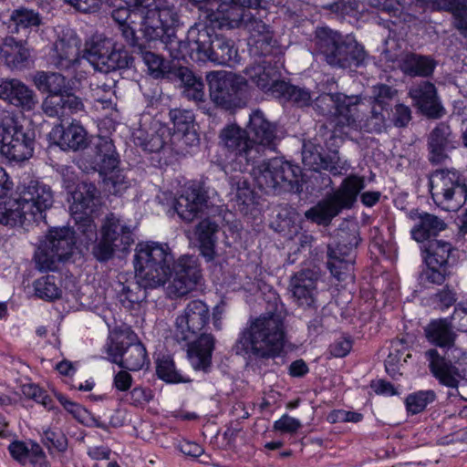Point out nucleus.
Returning <instances> with one entry per match:
<instances>
[{
	"instance_id": "0e129e2a",
	"label": "nucleus",
	"mask_w": 467,
	"mask_h": 467,
	"mask_svg": "<svg viewBox=\"0 0 467 467\" xmlns=\"http://www.w3.org/2000/svg\"><path fill=\"white\" fill-rule=\"evenodd\" d=\"M32 440L28 441H14L8 446L12 458L23 466L27 465L32 451Z\"/></svg>"
},
{
	"instance_id": "6e6d98bb",
	"label": "nucleus",
	"mask_w": 467,
	"mask_h": 467,
	"mask_svg": "<svg viewBox=\"0 0 467 467\" xmlns=\"http://www.w3.org/2000/svg\"><path fill=\"white\" fill-rule=\"evenodd\" d=\"M169 116L176 132L182 133L184 136L191 134L194 122V114L192 110L172 109L170 110Z\"/></svg>"
},
{
	"instance_id": "4c0bfd02",
	"label": "nucleus",
	"mask_w": 467,
	"mask_h": 467,
	"mask_svg": "<svg viewBox=\"0 0 467 467\" xmlns=\"http://www.w3.org/2000/svg\"><path fill=\"white\" fill-rule=\"evenodd\" d=\"M418 220L410 233L412 238L419 243L431 240V236H436L446 228V223L434 214L421 213H419Z\"/></svg>"
},
{
	"instance_id": "bf43d9fd",
	"label": "nucleus",
	"mask_w": 467,
	"mask_h": 467,
	"mask_svg": "<svg viewBox=\"0 0 467 467\" xmlns=\"http://www.w3.org/2000/svg\"><path fill=\"white\" fill-rule=\"evenodd\" d=\"M42 442L49 451L55 449L59 452H65L68 445L67 438L62 431L50 428L43 431Z\"/></svg>"
},
{
	"instance_id": "ddd939ff",
	"label": "nucleus",
	"mask_w": 467,
	"mask_h": 467,
	"mask_svg": "<svg viewBox=\"0 0 467 467\" xmlns=\"http://www.w3.org/2000/svg\"><path fill=\"white\" fill-rule=\"evenodd\" d=\"M433 202L446 211L459 210L467 200V185L453 170H436L429 176Z\"/></svg>"
},
{
	"instance_id": "aec40b11",
	"label": "nucleus",
	"mask_w": 467,
	"mask_h": 467,
	"mask_svg": "<svg viewBox=\"0 0 467 467\" xmlns=\"http://www.w3.org/2000/svg\"><path fill=\"white\" fill-rule=\"evenodd\" d=\"M246 16L243 27L250 34L248 44L254 55L261 57L281 55L282 47L275 39L271 26L252 13Z\"/></svg>"
},
{
	"instance_id": "473e14b6",
	"label": "nucleus",
	"mask_w": 467,
	"mask_h": 467,
	"mask_svg": "<svg viewBox=\"0 0 467 467\" xmlns=\"http://www.w3.org/2000/svg\"><path fill=\"white\" fill-rule=\"evenodd\" d=\"M36 222L19 197L0 203V223L10 227Z\"/></svg>"
},
{
	"instance_id": "4be33fe9",
	"label": "nucleus",
	"mask_w": 467,
	"mask_h": 467,
	"mask_svg": "<svg viewBox=\"0 0 467 467\" xmlns=\"http://www.w3.org/2000/svg\"><path fill=\"white\" fill-rule=\"evenodd\" d=\"M16 193L36 222L45 218L44 213L53 204L50 187L38 181L17 186Z\"/></svg>"
},
{
	"instance_id": "f03ea898",
	"label": "nucleus",
	"mask_w": 467,
	"mask_h": 467,
	"mask_svg": "<svg viewBox=\"0 0 467 467\" xmlns=\"http://www.w3.org/2000/svg\"><path fill=\"white\" fill-rule=\"evenodd\" d=\"M427 340L433 346L444 349L441 354L437 348L425 351L424 357L433 378L442 386L450 389L460 387L461 379L465 378L467 351L457 347V333L451 318L431 320L424 328Z\"/></svg>"
},
{
	"instance_id": "20e7f679",
	"label": "nucleus",
	"mask_w": 467,
	"mask_h": 467,
	"mask_svg": "<svg viewBox=\"0 0 467 467\" xmlns=\"http://www.w3.org/2000/svg\"><path fill=\"white\" fill-rule=\"evenodd\" d=\"M285 326L280 314L267 313L251 321L234 344L237 355L256 358H274L281 353Z\"/></svg>"
},
{
	"instance_id": "a878e982",
	"label": "nucleus",
	"mask_w": 467,
	"mask_h": 467,
	"mask_svg": "<svg viewBox=\"0 0 467 467\" xmlns=\"http://www.w3.org/2000/svg\"><path fill=\"white\" fill-rule=\"evenodd\" d=\"M409 95L414 105L420 112L429 119H441L445 115V109L442 107L436 87L430 81H421L413 85Z\"/></svg>"
},
{
	"instance_id": "49530a36",
	"label": "nucleus",
	"mask_w": 467,
	"mask_h": 467,
	"mask_svg": "<svg viewBox=\"0 0 467 467\" xmlns=\"http://www.w3.org/2000/svg\"><path fill=\"white\" fill-rule=\"evenodd\" d=\"M133 57L123 47H118L112 42V48L107 55L105 68L101 72H110L121 69H128L133 67Z\"/></svg>"
},
{
	"instance_id": "c9c22d12",
	"label": "nucleus",
	"mask_w": 467,
	"mask_h": 467,
	"mask_svg": "<svg viewBox=\"0 0 467 467\" xmlns=\"http://www.w3.org/2000/svg\"><path fill=\"white\" fill-rule=\"evenodd\" d=\"M218 231V223L210 218L202 220L195 227V235L200 244L201 254L207 261L214 259Z\"/></svg>"
},
{
	"instance_id": "393cba45",
	"label": "nucleus",
	"mask_w": 467,
	"mask_h": 467,
	"mask_svg": "<svg viewBox=\"0 0 467 467\" xmlns=\"http://www.w3.org/2000/svg\"><path fill=\"white\" fill-rule=\"evenodd\" d=\"M0 99L22 111H31L38 103L36 92L17 78L0 79Z\"/></svg>"
},
{
	"instance_id": "ea45409f",
	"label": "nucleus",
	"mask_w": 467,
	"mask_h": 467,
	"mask_svg": "<svg viewBox=\"0 0 467 467\" xmlns=\"http://www.w3.org/2000/svg\"><path fill=\"white\" fill-rule=\"evenodd\" d=\"M162 44L171 57L176 60L187 61L189 58L193 61V53L197 52L196 46L189 39V31L185 40L179 39L175 31L166 33Z\"/></svg>"
},
{
	"instance_id": "864d4df0",
	"label": "nucleus",
	"mask_w": 467,
	"mask_h": 467,
	"mask_svg": "<svg viewBox=\"0 0 467 467\" xmlns=\"http://www.w3.org/2000/svg\"><path fill=\"white\" fill-rule=\"evenodd\" d=\"M302 161L306 168L320 171L325 168L326 157L321 153V147L311 141L304 142L302 148Z\"/></svg>"
},
{
	"instance_id": "2eb2a0df",
	"label": "nucleus",
	"mask_w": 467,
	"mask_h": 467,
	"mask_svg": "<svg viewBox=\"0 0 467 467\" xmlns=\"http://www.w3.org/2000/svg\"><path fill=\"white\" fill-rule=\"evenodd\" d=\"M207 78L210 97L216 106L224 109H234L244 105V93L247 87L245 77L235 74H209Z\"/></svg>"
},
{
	"instance_id": "1a4fd4ad",
	"label": "nucleus",
	"mask_w": 467,
	"mask_h": 467,
	"mask_svg": "<svg viewBox=\"0 0 467 467\" xmlns=\"http://www.w3.org/2000/svg\"><path fill=\"white\" fill-rule=\"evenodd\" d=\"M365 187L363 177L349 175L330 196L305 213L306 219L317 224L327 225L342 210L350 209Z\"/></svg>"
},
{
	"instance_id": "8fccbe9b",
	"label": "nucleus",
	"mask_w": 467,
	"mask_h": 467,
	"mask_svg": "<svg viewBox=\"0 0 467 467\" xmlns=\"http://www.w3.org/2000/svg\"><path fill=\"white\" fill-rule=\"evenodd\" d=\"M156 373L159 379L167 383H180L186 379L175 368L173 359L168 355H162L156 360Z\"/></svg>"
},
{
	"instance_id": "f8f14e48",
	"label": "nucleus",
	"mask_w": 467,
	"mask_h": 467,
	"mask_svg": "<svg viewBox=\"0 0 467 467\" xmlns=\"http://www.w3.org/2000/svg\"><path fill=\"white\" fill-rule=\"evenodd\" d=\"M134 243L133 231L123 219L109 214L100 229V239L92 248V254L99 262L111 259L116 252H127Z\"/></svg>"
},
{
	"instance_id": "2f4dec72",
	"label": "nucleus",
	"mask_w": 467,
	"mask_h": 467,
	"mask_svg": "<svg viewBox=\"0 0 467 467\" xmlns=\"http://www.w3.org/2000/svg\"><path fill=\"white\" fill-rule=\"evenodd\" d=\"M251 12L243 8L235 0L221 2L216 12L213 14V19L220 27L236 28L243 26L244 20Z\"/></svg>"
},
{
	"instance_id": "79ce46f5",
	"label": "nucleus",
	"mask_w": 467,
	"mask_h": 467,
	"mask_svg": "<svg viewBox=\"0 0 467 467\" xmlns=\"http://www.w3.org/2000/svg\"><path fill=\"white\" fill-rule=\"evenodd\" d=\"M175 76L183 85V94L188 99L203 101L204 84L202 78L197 77L186 67H179Z\"/></svg>"
},
{
	"instance_id": "58836bf2",
	"label": "nucleus",
	"mask_w": 467,
	"mask_h": 467,
	"mask_svg": "<svg viewBox=\"0 0 467 467\" xmlns=\"http://www.w3.org/2000/svg\"><path fill=\"white\" fill-rule=\"evenodd\" d=\"M421 251L426 265L449 267V257L452 251L449 242L438 239L429 240L422 245Z\"/></svg>"
},
{
	"instance_id": "4d7b16f0",
	"label": "nucleus",
	"mask_w": 467,
	"mask_h": 467,
	"mask_svg": "<svg viewBox=\"0 0 467 467\" xmlns=\"http://www.w3.org/2000/svg\"><path fill=\"white\" fill-rule=\"evenodd\" d=\"M138 53L140 54L145 66L148 67L149 73L155 78L164 76L167 72L168 66L163 57L154 52L145 50L141 47Z\"/></svg>"
},
{
	"instance_id": "c85d7f7f",
	"label": "nucleus",
	"mask_w": 467,
	"mask_h": 467,
	"mask_svg": "<svg viewBox=\"0 0 467 467\" xmlns=\"http://www.w3.org/2000/svg\"><path fill=\"white\" fill-rule=\"evenodd\" d=\"M49 137L63 150H81L89 143L87 130L78 121H73L67 127L56 125Z\"/></svg>"
},
{
	"instance_id": "37998d69",
	"label": "nucleus",
	"mask_w": 467,
	"mask_h": 467,
	"mask_svg": "<svg viewBox=\"0 0 467 467\" xmlns=\"http://www.w3.org/2000/svg\"><path fill=\"white\" fill-rule=\"evenodd\" d=\"M175 76L183 85V94L188 99L203 101L204 84L202 78L197 77L186 67H179Z\"/></svg>"
},
{
	"instance_id": "c756f323",
	"label": "nucleus",
	"mask_w": 467,
	"mask_h": 467,
	"mask_svg": "<svg viewBox=\"0 0 467 467\" xmlns=\"http://www.w3.org/2000/svg\"><path fill=\"white\" fill-rule=\"evenodd\" d=\"M93 169L100 174L108 175L119 167V155L109 137H98L93 142Z\"/></svg>"
},
{
	"instance_id": "a211bd4d",
	"label": "nucleus",
	"mask_w": 467,
	"mask_h": 467,
	"mask_svg": "<svg viewBox=\"0 0 467 467\" xmlns=\"http://www.w3.org/2000/svg\"><path fill=\"white\" fill-rule=\"evenodd\" d=\"M135 339L136 336L130 334L111 344L108 353L113 363L130 371H138L150 364L144 345Z\"/></svg>"
},
{
	"instance_id": "69168bd1",
	"label": "nucleus",
	"mask_w": 467,
	"mask_h": 467,
	"mask_svg": "<svg viewBox=\"0 0 467 467\" xmlns=\"http://www.w3.org/2000/svg\"><path fill=\"white\" fill-rule=\"evenodd\" d=\"M108 178L105 180L106 185L109 192L113 194H122L129 187L130 182L126 176L120 171L114 170L113 172L109 173Z\"/></svg>"
},
{
	"instance_id": "6e6552de",
	"label": "nucleus",
	"mask_w": 467,
	"mask_h": 467,
	"mask_svg": "<svg viewBox=\"0 0 467 467\" xmlns=\"http://www.w3.org/2000/svg\"><path fill=\"white\" fill-rule=\"evenodd\" d=\"M36 134L24 127L14 112L0 110V150L8 160L16 162L32 157Z\"/></svg>"
},
{
	"instance_id": "13d9d810",
	"label": "nucleus",
	"mask_w": 467,
	"mask_h": 467,
	"mask_svg": "<svg viewBox=\"0 0 467 467\" xmlns=\"http://www.w3.org/2000/svg\"><path fill=\"white\" fill-rule=\"evenodd\" d=\"M11 21L15 24L16 30L36 27L41 23L40 16L33 9L20 7L15 9L11 15Z\"/></svg>"
},
{
	"instance_id": "c03bdc74",
	"label": "nucleus",
	"mask_w": 467,
	"mask_h": 467,
	"mask_svg": "<svg viewBox=\"0 0 467 467\" xmlns=\"http://www.w3.org/2000/svg\"><path fill=\"white\" fill-rule=\"evenodd\" d=\"M239 173L229 177L230 194L239 207L248 206L254 201V192L251 189L249 179L244 175L246 171H238Z\"/></svg>"
},
{
	"instance_id": "9d476101",
	"label": "nucleus",
	"mask_w": 467,
	"mask_h": 467,
	"mask_svg": "<svg viewBox=\"0 0 467 467\" xmlns=\"http://www.w3.org/2000/svg\"><path fill=\"white\" fill-rule=\"evenodd\" d=\"M301 169L280 158L263 162L254 171V182L266 194L298 190Z\"/></svg>"
},
{
	"instance_id": "a18cd8bd",
	"label": "nucleus",
	"mask_w": 467,
	"mask_h": 467,
	"mask_svg": "<svg viewBox=\"0 0 467 467\" xmlns=\"http://www.w3.org/2000/svg\"><path fill=\"white\" fill-rule=\"evenodd\" d=\"M275 98L291 101L298 107H305L310 104L312 99L308 89L291 85L285 81L275 85Z\"/></svg>"
},
{
	"instance_id": "7ed1b4c3",
	"label": "nucleus",
	"mask_w": 467,
	"mask_h": 467,
	"mask_svg": "<svg viewBox=\"0 0 467 467\" xmlns=\"http://www.w3.org/2000/svg\"><path fill=\"white\" fill-rule=\"evenodd\" d=\"M210 321V308L201 299L190 301L176 317L174 337L178 342H189L187 355L196 370L207 371L212 364L215 338L202 333Z\"/></svg>"
},
{
	"instance_id": "a19ab883",
	"label": "nucleus",
	"mask_w": 467,
	"mask_h": 467,
	"mask_svg": "<svg viewBox=\"0 0 467 467\" xmlns=\"http://www.w3.org/2000/svg\"><path fill=\"white\" fill-rule=\"evenodd\" d=\"M33 81L39 91L49 96L62 95L67 90V78L60 73L37 71Z\"/></svg>"
},
{
	"instance_id": "9b49d317",
	"label": "nucleus",
	"mask_w": 467,
	"mask_h": 467,
	"mask_svg": "<svg viewBox=\"0 0 467 467\" xmlns=\"http://www.w3.org/2000/svg\"><path fill=\"white\" fill-rule=\"evenodd\" d=\"M358 96L344 93H323L314 101V109L322 116L331 117L336 130L344 132L345 129H357L359 119Z\"/></svg>"
},
{
	"instance_id": "09e8293b",
	"label": "nucleus",
	"mask_w": 467,
	"mask_h": 467,
	"mask_svg": "<svg viewBox=\"0 0 467 467\" xmlns=\"http://www.w3.org/2000/svg\"><path fill=\"white\" fill-rule=\"evenodd\" d=\"M141 14L143 16L140 31L145 40L148 42L161 40L162 43L167 33L166 29L152 14H150L148 9H144V13Z\"/></svg>"
},
{
	"instance_id": "5fc2aeb1",
	"label": "nucleus",
	"mask_w": 467,
	"mask_h": 467,
	"mask_svg": "<svg viewBox=\"0 0 467 467\" xmlns=\"http://www.w3.org/2000/svg\"><path fill=\"white\" fill-rule=\"evenodd\" d=\"M436 398V392L432 389L419 390L406 398V408L409 412L418 414L423 411L429 404L434 402Z\"/></svg>"
},
{
	"instance_id": "dca6fc26",
	"label": "nucleus",
	"mask_w": 467,
	"mask_h": 467,
	"mask_svg": "<svg viewBox=\"0 0 467 467\" xmlns=\"http://www.w3.org/2000/svg\"><path fill=\"white\" fill-rule=\"evenodd\" d=\"M356 233L341 231L337 238L327 245V268L338 281L346 279L353 265L352 254L358 244Z\"/></svg>"
},
{
	"instance_id": "bb28decb",
	"label": "nucleus",
	"mask_w": 467,
	"mask_h": 467,
	"mask_svg": "<svg viewBox=\"0 0 467 467\" xmlns=\"http://www.w3.org/2000/svg\"><path fill=\"white\" fill-rule=\"evenodd\" d=\"M79 39L75 36L57 39L51 49L50 63L56 68L73 72L80 64Z\"/></svg>"
},
{
	"instance_id": "72a5a7b5",
	"label": "nucleus",
	"mask_w": 467,
	"mask_h": 467,
	"mask_svg": "<svg viewBox=\"0 0 467 467\" xmlns=\"http://www.w3.org/2000/svg\"><path fill=\"white\" fill-rule=\"evenodd\" d=\"M436 61L430 56L409 52L400 60V68L407 76L427 78L432 75Z\"/></svg>"
},
{
	"instance_id": "4468645a",
	"label": "nucleus",
	"mask_w": 467,
	"mask_h": 467,
	"mask_svg": "<svg viewBox=\"0 0 467 467\" xmlns=\"http://www.w3.org/2000/svg\"><path fill=\"white\" fill-rule=\"evenodd\" d=\"M76 241L74 232L67 227L49 230L35 254L36 265L40 271H54L57 264L73 254Z\"/></svg>"
},
{
	"instance_id": "e433bc0d",
	"label": "nucleus",
	"mask_w": 467,
	"mask_h": 467,
	"mask_svg": "<svg viewBox=\"0 0 467 467\" xmlns=\"http://www.w3.org/2000/svg\"><path fill=\"white\" fill-rule=\"evenodd\" d=\"M0 56L8 67L22 69L28 64L30 51L14 37H7L0 47Z\"/></svg>"
},
{
	"instance_id": "f704fd0d",
	"label": "nucleus",
	"mask_w": 467,
	"mask_h": 467,
	"mask_svg": "<svg viewBox=\"0 0 467 467\" xmlns=\"http://www.w3.org/2000/svg\"><path fill=\"white\" fill-rule=\"evenodd\" d=\"M112 48V41L101 35H94L86 41L83 58L96 69L100 71L105 68V60L109 49Z\"/></svg>"
},
{
	"instance_id": "052dcab7",
	"label": "nucleus",
	"mask_w": 467,
	"mask_h": 467,
	"mask_svg": "<svg viewBox=\"0 0 467 467\" xmlns=\"http://www.w3.org/2000/svg\"><path fill=\"white\" fill-rule=\"evenodd\" d=\"M397 94V90L391 87L381 84L373 88V106L385 109L388 116L389 110L391 109V102Z\"/></svg>"
},
{
	"instance_id": "f257e3e1",
	"label": "nucleus",
	"mask_w": 467,
	"mask_h": 467,
	"mask_svg": "<svg viewBox=\"0 0 467 467\" xmlns=\"http://www.w3.org/2000/svg\"><path fill=\"white\" fill-rule=\"evenodd\" d=\"M279 140L276 124L269 121L260 109L250 114L246 129L233 123L219 133V143L229 158L227 167L233 171H247L265 150H275Z\"/></svg>"
},
{
	"instance_id": "423d86ee",
	"label": "nucleus",
	"mask_w": 467,
	"mask_h": 467,
	"mask_svg": "<svg viewBox=\"0 0 467 467\" xmlns=\"http://www.w3.org/2000/svg\"><path fill=\"white\" fill-rule=\"evenodd\" d=\"M135 252L136 277L143 278L146 285H164L171 275V266L174 263V255L168 244L141 243L137 245Z\"/></svg>"
},
{
	"instance_id": "6ab92c4d",
	"label": "nucleus",
	"mask_w": 467,
	"mask_h": 467,
	"mask_svg": "<svg viewBox=\"0 0 467 467\" xmlns=\"http://www.w3.org/2000/svg\"><path fill=\"white\" fill-rule=\"evenodd\" d=\"M283 56L284 53L264 57L260 63L247 67L244 71L247 82L250 81L264 92L275 97V85L283 81L279 79L281 77L280 68L283 66Z\"/></svg>"
},
{
	"instance_id": "603ef678",
	"label": "nucleus",
	"mask_w": 467,
	"mask_h": 467,
	"mask_svg": "<svg viewBox=\"0 0 467 467\" xmlns=\"http://www.w3.org/2000/svg\"><path fill=\"white\" fill-rule=\"evenodd\" d=\"M35 295L46 301H52L61 296V289L56 284L54 275L42 276L34 281Z\"/></svg>"
},
{
	"instance_id": "cd10ccee",
	"label": "nucleus",
	"mask_w": 467,
	"mask_h": 467,
	"mask_svg": "<svg viewBox=\"0 0 467 467\" xmlns=\"http://www.w3.org/2000/svg\"><path fill=\"white\" fill-rule=\"evenodd\" d=\"M127 5L132 6L140 13L148 9L167 33L174 32L181 25L180 16L176 6L169 5L166 0H122Z\"/></svg>"
},
{
	"instance_id": "680f3d73",
	"label": "nucleus",
	"mask_w": 467,
	"mask_h": 467,
	"mask_svg": "<svg viewBox=\"0 0 467 467\" xmlns=\"http://www.w3.org/2000/svg\"><path fill=\"white\" fill-rule=\"evenodd\" d=\"M98 194L99 191L94 184H83L73 195L74 204L77 207L79 205L81 210L90 209Z\"/></svg>"
},
{
	"instance_id": "412c9836",
	"label": "nucleus",
	"mask_w": 467,
	"mask_h": 467,
	"mask_svg": "<svg viewBox=\"0 0 467 467\" xmlns=\"http://www.w3.org/2000/svg\"><path fill=\"white\" fill-rule=\"evenodd\" d=\"M319 275L313 269L295 273L289 282V289L296 304L305 310H316L317 305V281Z\"/></svg>"
},
{
	"instance_id": "e2e57ef3",
	"label": "nucleus",
	"mask_w": 467,
	"mask_h": 467,
	"mask_svg": "<svg viewBox=\"0 0 467 467\" xmlns=\"http://www.w3.org/2000/svg\"><path fill=\"white\" fill-rule=\"evenodd\" d=\"M43 112L50 118L67 119L62 95L47 96L42 102Z\"/></svg>"
},
{
	"instance_id": "3c124183",
	"label": "nucleus",
	"mask_w": 467,
	"mask_h": 467,
	"mask_svg": "<svg viewBox=\"0 0 467 467\" xmlns=\"http://www.w3.org/2000/svg\"><path fill=\"white\" fill-rule=\"evenodd\" d=\"M450 275L449 267L426 265L420 273L418 281L422 287L427 288L431 285H442Z\"/></svg>"
},
{
	"instance_id": "f3484780",
	"label": "nucleus",
	"mask_w": 467,
	"mask_h": 467,
	"mask_svg": "<svg viewBox=\"0 0 467 467\" xmlns=\"http://www.w3.org/2000/svg\"><path fill=\"white\" fill-rule=\"evenodd\" d=\"M171 281L167 286V294L171 298L187 295L199 283L202 275L197 260L192 256L183 255L174 260L171 266Z\"/></svg>"
},
{
	"instance_id": "39448f33",
	"label": "nucleus",
	"mask_w": 467,
	"mask_h": 467,
	"mask_svg": "<svg viewBox=\"0 0 467 467\" xmlns=\"http://www.w3.org/2000/svg\"><path fill=\"white\" fill-rule=\"evenodd\" d=\"M312 42L315 53L333 67H358L367 57L364 47L355 38L327 26L317 27Z\"/></svg>"
},
{
	"instance_id": "7c9ffc66",
	"label": "nucleus",
	"mask_w": 467,
	"mask_h": 467,
	"mask_svg": "<svg viewBox=\"0 0 467 467\" xmlns=\"http://www.w3.org/2000/svg\"><path fill=\"white\" fill-rule=\"evenodd\" d=\"M157 287L158 286L146 285L143 282V278L137 277L136 281H129L126 283L119 282V287L116 288V290L119 302L125 308L136 309L146 300L148 290Z\"/></svg>"
},
{
	"instance_id": "338daca9",
	"label": "nucleus",
	"mask_w": 467,
	"mask_h": 467,
	"mask_svg": "<svg viewBox=\"0 0 467 467\" xmlns=\"http://www.w3.org/2000/svg\"><path fill=\"white\" fill-rule=\"evenodd\" d=\"M431 300L435 308L445 310L453 306L457 300L456 293L453 289L445 286L444 288L436 292Z\"/></svg>"
},
{
	"instance_id": "5701e85b",
	"label": "nucleus",
	"mask_w": 467,
	"mask_h": 467,
	"mask_svg": "<svg viewBox=\"0 0 467 467\" xmlns=\"http://www.w3.org/2000/svg\"><path fill=\"white\" fill-rule=\"evenodd\" d=\"M456 139L447 122H439L427 136L428 160L433 165L442 164L449 151L456 148Z\"/></svg>"
},
{
	"instance_id": "0eeeda50",
	"label": "nucleus",
	"mask_w": 467,
	"mask_h": 467,
	"mask_svg": "<svg viewBox=\"0 0 467 467\" xmlns=\"http://www.w3.org/2000/svg\"><path fill=\"white\" fill-rule=\"evenodd\" d=\"M189 39L196 46L193 61H211L217 65L233 66L238 63V51L233 40L214 33L213 27L194 24L189 28Z\"/></svg>"
},
{
	"instance_id": "de8ad7c7",
	"label": "nucleus",
	"mask_w": 467,
	"mask_h": 467,
	"mask_svg": "<svg viewBox=\"0 0 467 467\" xmlns=\"http://www.w3.org/2000/svg\"><path fill=\"white\" fill-rule=\"evenodd\" d=\"M386 110L378 106L371 107L368 116L363 120L362 123L358 120V129H360L368 133H381L388 127V119L386 117Z\"/></svg>"
},
{
	"instance_id": "b1692460",
	"label": "nucleus",
	"mask_w": 467,
	"mask_h": 467,
	"mask_svg": "<svg viewBox=\"0 0 467 467\" xmlns=\"http://www.w3.org/2000/svg\"><path fill=\"white\" fill-rule=\"evenodd\" d=\"M207 199L208 196L203 184L194 182L187 186L176 199L174 209L182 220L191 223L202 211Z\"/></svg>"
},
{
	"instance_id": "774afa93",
	"label": "nucleus",
	"mask_w": 467,
	"mask_h": 467,
	"mask_svg": "<svg viewBox=\"0 0 467 467\" xmlns=\"http://www.w3.org/2000/svg\"><path fill=\"white\" fill-rule=\"evenodd\" d=\"M358 9L357 0H332L327 11L337 17L352 16Z\"/></svg>"
}]
</instances>
